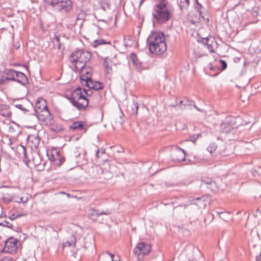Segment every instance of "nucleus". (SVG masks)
<instances>
[{
    "mask_svg": "<svg viewBox=\"0 0 261 261\" xmlns=\"http://www.w3.org/2000/svg\"><path fill=\"white\" fill-rule=\"evenodd\" d=\"M110 61H111V60L109 59L108 57L103 59V66L105 69L107 70L108 72H109V70H111V67L109 65Z\"/></svg>",
    "mask_w": 261,
    "mask_h": 261,
    "instance_id": "ea45409f",
    "label": "nucleus"
},
{
    "mask_svg": "<svg viewBox=\"0 0 261 261\" xmlns=\"http://www.w3.org/2000/svg\"><path fill=\"white\" fill-rule=\"evenodd\" d=\"M84 85L96 91L103 88V84L102 83L98 81H94L92 79L88 81V82H86V83Z\"/></svg>",
    "mask_w": 261,
    "mask_h": 261,
    "instance_id": "ddd939ff",
    "label": "nucleus"
},
{
    "mask_svg": "<svg viewBox=\"0 0 261 261\" xmlns=\"http://www.w3.org/2000/svg\"><path fill=\"white\" fill-rule=\"evenodd\" d=\"M195 8L197 10V11L198 12L199 16L201 17L203 19H206L208 21V18L206 17V15L203 13L202 9H203V6L201 4H198V5L195 6Z\"/></svg>",
    "mask_w": 261,
    "mask_h": 261,
    "instance_id": "c85d7f7f",
    "label": "nucleus"
},
{
    "mask_svg": "<svg viewBox=\"0 0 261 261\" xmlns=\"http://www.w3.org/2000/svg\"><path fill=\"white\" fill-rule=\"evenodd\" d=\"M212 38H209V37L202 38L201 41V42L204 45H206V44L208 43V42L211 41V40Z\"/></svg>",
    "mask_w": 261,
    "mask_h": 261,
    "instance_id": "49530a36",
    "label": "nucleus"
},
{
    "mask_svg": "<svg viewBox=\"0 0 261 261\" xmlns=\"http://www.w3.org/2000/svg\"><path fill=\"white\" fill-rule=\"evenodd\" d=\"M87 14L84 11H81L80 12H79L76 16V21L78 20H81L83 21L85 19L86 17Z\"/></svg>",
    "mask_w": 261,
    "mask_h": 261,
    "instance_id": "4c0bfd02",
    "label": "nucleus"
},
{
    "mask_svg": "<svg viewBox=\"0 0 261 261\" xmlns=\"http://www.w3.org/2000/svg\"><path fill=\"white\" fill-rule=\"evenodd\" d=\"M100 152L101 154H104L105 153V149L101 148V149H100Z\"/></svg>",
    "mask_w": 261,
    "mask_h": 261,
    "instance_id": "052dcab7",
    "label": "nucleus"
},
{
    "mask_svg": "<svg viewBox=\"0 0 261 261\" xmlns=\"http://www.w3.org/2000/svg\"><path fill=\"white\" fill-rule=\"evenodd\" d=\"M92 57L90 51L85 50H77L73 52L70 56L71 62L75 68H82L87 65Z\"/></svg>",
    "mask_w": 261,
    "mask_h": 261,
    "instance_id": "20e7f679",
    "label": "nucleus"
},
{
    "mask_svg": "<svg viewBox=\"0 0 261 261\" xmlns=\"http://www.w3.org/2000/svg\"><path fill=\"white\" fill-rule=\"evenodd\" d=\"M72 105L80 111L85 110L88 107L90 100L87 99L81 87H77L70 95L67 96Z\"/></svg>",
    "mask_w": 261,
    "mask_h": 261,
    "instance_id": "7ed1b4c3",
    "label": "nucleus"
},
{
    "mask_svg": "<svg viewBox=\"0 0 261 261\" xmlns=\"http://www.w3.org/2000/svg\"><path fill=\"white\" fill-rule=\"evenodd\" d=\"M190 5L189 0H180L179 4L180 9L181 11L186 10L188 9Z\"/></svg>",
    "mask_w": 261,
    "mask_h": 261,
    "instance_id": "a878e982",
    "label": "nucleus"
},
{
    "mask_svg": "<svg viewBox=\"0 0 261 261\" xmlns=\"http://www.w3.org/2000/svg\"><path fill=\"white\" fill-rule=\"evenodd\" d=\"M0 225L7 227L9 228H12L13 226V225L12 224H10L9 222L6 221H4L3 222H1Z\"/></svg>",
    "mask_w": 261,
    "mask_h": 261,
    "instance_id": "a18cd8bd",
    "label": "nucleus"
},
{
    "mask_svg": "<svg viewBox=\"0 0 261 261\" xmlns=\"http://www.w3.org/2000/svg\"><path fill=\"white\" fill-rule=\"evenodd\" d=\"M150 245L144 242H140L138 243L134 249V253L137 255L140 254H148L150 253Z\"/></svg>",
    "mask_w": 261,
    "mask_h": 261,
    "instance_id": "1a4fd4ad",
    "label": "nucleus"
},
{
    "mask_svg": "<svg viewBox=\"0 0 261 261\" xmlns=\"http://www.w3.org/2000/svg\"><path fill=\"white\" fill-rule=\"evenodd\" d=\"M106 253L111 256L112 261H120V259L119 258H118V259H113V257H114V255L113 254L109 253L108 251H107Z\"/></svg>",
    "mask_w": 261,
    "mask_h": 261,
    "instance_id": "864d4df0",
    "label": "nucleus"
},
{
    "mask_svg": "<svg viewBox=\"0 0 261 261\" xmlns=\"http://www.w3.org/2000/svg\"><path fill=\"white\" fill-rule=\"evenodd\" d=\"M65 161V158L64 156H61L60 152H59L58 156L57 158V160L55 164L58 166H60L63 164Z\"/></svg>",
    "mask_w": 261,
    "mask_h": 261,
    "instance_id": "e433bc0d",
    "label": "nucleus"
},
{
    "mask_svg": "<svg viewBox=\"0 0 261 261\" xmlns=\"http://www.w3.org/2000/svg\"><path fill=\"white\" fill-rule=\"evenodd\" d=\"M167 1H162L153 6L152 16L159 23L167 22L172 16V12L167 8Z\"/></svg>",
    "mask_w": 261,
    "mask_h": 261,
    "instance_id": "f03ea898",
    "label": "nucleus"
},
{
    "mask_svg": "<svg viewBox=\"0 0 261 261\" xmlns=\"http://www.w3.org/2000/svg\"><path fill=\"white\" fill-rule=\"evenodd\" d=\"M209 65H210V69L211 70L216 71V72L214 73V74H213V75L212 74V76H217L218 74L219 71L220 70V68L217 67L213 66V65L211 63H210Z\"/></svg>",
    "mask_w": 261,
    "mask_h": 261,
    "instance_id": "a19ab883",
    "label": "nucleus"
},
{
    "mask_svg": "<svg viewBox=\"0 0 261 261\" xmlns=\"http://www.w3.org/2000/svg\"><path fill=\"white\" fill-rule=\"evenodd\" d=\"M17 239L13 237L9 238L5 241L3 252L10 254L15 253L17 250Z\"/></svg>",
    "mask_w": 261,
    "mask_h": 261,
    "instance_id": "0eeeda50",
    "label": "nucleus"
},
{
    "mask_svg": "<svg viewBox=\"0 0 261 261\" xmlns=\"http://www.w3.org/2000/svg\"><path fill=\"white\" fill-rule=\"evenodd\" d=\"M194 104V101L189 99L188 98H184V107L181 106L180 107V109H181V110L186 109L187 106H191Z\"/></svg>",
    "mask_w": 261,
    "mask_h": 261,
    "instance_id": "f704fd0d",
    "label": "nucleus"
},
{
    "mask_svg": "<svg viewBox=\"0 0 261 261\" xmlns=\"http://www.w3.org/2000/svg\"><path fill=\"white\" fill-rule=\"evenodd\" d=\"M102 172L103 169L100 166H96L93 168L92 176L95 178L100 179V176Z\"/></svg>",
    "mask_w": 261,
    "mask_h": 261,
    "instance_id": "b1692460",
    "label": "nucleus"
},
{
    "mask_svg": "<svg viewBox=\"0 0 261 261\" xmlns=\"http://www.w3.org/2000/svg\"><path fill=\"white\" fill-rule=\"evenodd\" d=\"M76 243V238L73 236L72 235L70 237V240L66 241L64 244V246H74L75 245Z\"/></svg>",
    "mask_w": 261,
    "mask_h": 261,
    "instance_id": "72a5a7b5",
    "label": "nucleus"
},
{
    "mask_svg": "<svg viewBox=\"0 0 261 261\" xmlns=\"http://www.w3.org/2000/svg\"><path fill=\"white\" fill-rule=\"evenodd\" d=\"M19 217V215H18L17 216H16L15 217H10V219L11 220H14L15 218Z\"/></svg>",
    "mask_w": 261,
    "mask_h": 261,
    "instance_id": "680f3d73",
    "label": "nucleus"
},
{
    "mask_svg": "<svg viewBox=\"0 0 261 261\" xmlns=\"http://www.w3.org/2000/svg\"><path fill=\"white\" fill-rule=\"evenodd\" d=\"M197 111H199V112H203L204 111V110H201V109H199V108H198L197 109Z\"/></svg>",
    "mask_w": 261,
    "mask_h": 261,
    "instance_id": "e2e57ef3",
    "label": "nucleus"
},
{
    "mask_svg": "<svg viewBox=\"0 0 261 261\" xmlns=\"http://www.w3.org/2000/svg\"><path fill=\"white\" fill-rule=\"evenodd\" d=\"M16 80L14 82H16L22 85H25L28 83V77L24 73L17 71H16Z\"/></svg>",
    "mask_w": 261,
    "mask_h": 261,
    "instance_id": "f3484780",
    "label": "nucleus"
},
{
    "mask_svg": "<svg viewBox=\"0 0 261 261\" xmlns=\"http://www.w3.org/2000/svg\"><path fill=\"white\" fill-rule=\"evenodd\" d=\"M111 44V42L108 41H105L104 39H97V40H95L92 43V45L93 47H97L98 45H102V44Z\"/></svg>",
    "mask_w": 261,
    "mask_h": 261,
    "instance_id": "cd10ccee",
    "label": "nucleus"
},
{
    "mask_svg": "<svg viewBox=\"0 0 261 261\" xmlns=\"http://www.w3.org/2000/svg\"><path fill=\"white\" fill-rule=\"evenodd\" d=\"M14 106L20 109V110H21L22 111H23L24 112H27L29 111V110H28L27 109H26L25 108H24L23 107V106H22V105L21 104H16L14 105Z\"/></svg>",
    "mask_w": 261,
    "mask_h": 261,
    "instance_id": "c03bdc74",
    "label": "nucleus"
},
{
    "mask_svg": "<svg viewBox=\"0 0 261 261\" xmlns=\"http://www.w3.org/2000/svg\"><path fill=\"white\" fill-rule=\"evenodd\" d=\"M192 106H193L194 108L197 110V109L198 108V107L195 105V104L194 103V105H193Z\"/></svg>",
    "mask_w": 261,
    "mask_h": 261,
    "instance_id": "0e129e2a",
    "label": "nucleus"
},
{
    "mask_svg": "<svg viewBox=\"0 0 261 261\" xmlns=\"http://www.w3.org/2000/svg\"><path fill=\"white\" fill-rule=\"evenodd\" d=\"M219 214L220 215V217H222L221 215H224V213L223 212H221V213H219Z\"/></svg>",
    "mask_w": 261,
    "mask_h": 261,
    "instance_id": "69168bd1",
    "label": "nucleus"
},
{
    "mask_svg": "<svg viewBox=\"0 0 261 261\" xmlns=\"http://www.w3.org/2000/svg\"><path fill=\"white\" fill-rule=\"evenodd\" d=\"M112 176V174L111 172H109L107 170H104L103 169L102 173L101 174L100 176V180H108L110 179Z\"/></svg>",
    "mask_w": 261,
    "mask_h": 261,
    "instance_id": "7c9ffc66",
    "label": "nucleus"
},
{
    "mask_svg": "<svg viewBox=\"0 0 261 261\" xmlns=\"http://www.w3.org/2000/svg\"><path fill=\"white\" fill-rule=\"evenodd\" d=\"M43 125L49 126L50 125L53 124L54 122V119L51 114L47 116L46 118H44L43 120L41 121Z\"/></svg>",
    "mask_w": 261,
    "mask_h": 261,
    "instance_id": "bb28decb",
    "label": "nucleus"
},
{
    "mask_svg": "<svg viewBox=\"0 0 261 261\" xmlns=\"http://www.w3.org/2000/svg\"><path fill=\"white\" fill-rule=\"evenodd\" d=\"M211 199L207 195H203L200 197L193 199L191 203L197 205L200 208H204L210 203Z\"/></svg>",
    "mask_w": 261,
    "mask_h": 261,
    "instance_id": "9d476101",
    "label": "nucleus"
},
{
    "mask_svg": "<svg viewBox=\"0 0 261 261\" xmlns=\"http://www.w3.org/2000/svg\"><path fill=\"white\" fill-rule=\"evenodd\" d=\"M143 2H144V0H140V5H141L143 3Z\"/></svg>",
    "mask_w": 261,
    "mask_h": 261,
    "instance_id": "774afa93",
    "label": "nucleus"
},
{
    "mask_svg": "<svg viewBox=\"0 0 261 261\" xmlns=\"http://www.w3.org/2000/svg\"><path fill=\"white\" fill-rule=\"evenodd\" d=\"M258 12L259 8L258 7H253L251 11V14L253 17H257L258 16Z\"/></svg>",
    "mask_w": 261,
    "mask_h": 261,
    "instance_id": "79ce46f5",
    "label": "nucleus"
},
{
    "mask_svg": "<svg viewBox=\"0 0 261 261\" xmlns=\"http://www.w3.org/2000/svg\"><path fill=\"white\" fill-rule=\"evenodd\" d=\"M49 127L50 130L55 133H58L63 130L61 125L57 124H54V122L53 123V124L49 126Z\"/></svg>",
    "mask_w": 261,
    "mask_h": 261,
    "instance_id": "473e14b6",
    "label": "nucleus"
},
{
    "mask_svg": "<svg viewBox=\"0 0 261 261\" xmlns=\"http://www.w3.org/2000/svg\"><path fill=\"white\" fill-rule=\"evenodd\" d=\"M175 148L176 149V154L178 155L176 157H174L173 160L178 162H181L185 160L186 155V153L185 150L181 148L176 146Z\"/></svg>",
    "mask_w": 261,
    "mask_h": 261,
    "instance_id": "6ab92c4d",
    "label": "nucleus"
},
{
    "mask_svg": "<svg viewBox=\"0 0 261 261\" xmlns=\"http://www.w3.org/2000/svg\"><path fill=\"white\" fill-rule=\"evenodd\" d=\"M200 136V134L199 135H194L193 136H191L189 137V139H188V141H191L193 143H195L196 139L198 138V137Z\"/></svg>",
    "mask_w": 261,
    "mask_h": 261,
    "instance_id": "37998d69",
    "label": "nucleus"
},
{
    "mask_svg": "<svg viewBox=\"0 0 261 261\" xmlns=\"http://www.w3.org/2000/svg\"><path fill=\"white\" fill-rule=\"evenodd\" d=\"M220 62L221 64V70H224L227 68V63L225 61L220 60Z\"/></svg>",
    "mask_w": 261,
    "mask_h": 261,
    "instance_id": "8fccbe9b",
    "label": "nucleus"
},
{
    "mask_svg": "<svg viewBox=\"0 0 261 261\" xmlns=\"http://www.w3.org/2000/svg\"><path fill=\"white\" fill-rule=\"evenodd\" d=\"M27 142L31 148H37L40 143V138L38 135H31L28 137Z\"/></svg>",
    "mask_w": 261,
    "mask_h": 261,
    "instance_id": "2eb2a0df",
    "label": "nucleus"
},
{
    "mask_svg": "<svg viewBox=\"0 0 261 261\" xmlns=\"http://www.w3.org/2000/svg\"><path fill=\"white\" fill-rule=\"evenodd\" d=\"M55 43L56 42L57 44V45L58 46V48H60L61 47V44H60V37L59 36H55Z\"/></svg>",
    "mask_w": 261,
    "mask_h": 261,
    "instance_id": "de8ad7c7",
    "label": "nucleus"
},
{
    "mask_svg": "<svg viewBox=\"0 0 261 261\" xmlns=\"http://www.w3.org/2000/svg\"><path fill=\"white\" fill-rule=\"evenodd\" d=\"M45 4L55 11L63 13H69L73 9L71 0H44Z\"/></svg>",
    "mask_w": 261,
    "mask_h": 261,
    "instance_id": "39448f33",
    "label": "nucleus"
},
{
    "mask_svg": "<svg viewBox=\"0 0 261 261\" xmlns=\"http://www.w3.org/2000/svg\"><path fill=\"white\" fill-rule=\"evenodd\" d=\"M195 1L196 4V5H198V4H200V3H199L198 0H195Z\"/></svg>",
    "mask_w": 261,
    "mask_h": 261,
    "instance_id": "338daca9",
    "label": "nucleus"
},
{
    "mask_svg": "<svg viewBox=\"0 0 261 261\" xmlns=\"http://www.w3.org/2000/svg\"><path fill=\"white\" fill-rule=\"evenodd\" d=\"M23 152L24 158L27 159V153H26V150H25V148H24V147H23Z\"/></svg>",
    "mask_w": 261,
    "mask_h": 261,
    "instance_id": "6e6d98bb",
    "label": "nucleus"
},
{
    "mask_svg": "<svg viewBox=\"0 0 261 261\" xmlns=\"http://www.w3.org/2000/svg\"><path fill=\"white\" fill-rule=\"evenodd\" d=\"M89 92H91V91L90 90H86L85 89H83V92L84 93V94H85L87 95H90V94L88 93Z\"/></svg>",
    "mask_w": 261,
    "mask_h": 261,
    "instance_id": "5fc2aeb1",
    "label": "nucleus"
},
{
    "mask_svg": "<svg viewBox=\"0 0 261 261\" xmlns=\"http://www.w3.org/2000/svg\"><path fill=\"white\" fill-rule=\"evenodd\" d=\"M10 82L6 75L4 74V71L0 74V85H6Z\"/></svg>",
    "mask_w": 261,
    "mask_h": 261,
    "instance_id": "2f4dec72",
    "label": "nucleus"
},
{
    "mask_svg": "<svg viewBox=\"0 0 261 261\" xmlns=\"http://www.w3.org/2000/svg\"><path fill=\"white\" fill-rule=\"evenodd\" d=\"M15 201L17 202H23V203L25 202V201H23V198L22 197L19 198V200H16Z\"/></svg>",
    "mask_w": 261,
    "mask_h": 261,
    "instance_id": "4d7b16f0",
    "label": "nucleus"
},
{
    "mask_svg": "<svg viewBox=\"0 0 261 261\" xmlns=\"http://www.w3.org/2000/svg\"><path fill=\"white\" fill-rule=\"evenodd\" d=\"M138 104L137 102H133L127 106V111L132 115L136 116L138 114Z\"/></svg>",
    "mask_w": 261,
    "mask_h": 261,
    "instance_id": "4be33fe9",
    "label": "nucleus"
},
{
    "mask_svg": "<svg viewBox=\"0 0 261 261\" xmlns=\"http://www.w3.org/2000/svg\"><path fill=\"white\" fill-rule=\"evenodd\" d=\"M0 115L6 118L10 117L12 115V113L8 106H4L0 109Z\"/></svg>",
    "mask_w": 261,
    "mask_h": 261,
    "instance_id": "393cba45",
    "label": "nucleus"
},
{
    "mask_svg": "<svg viewBox=\"0 0 261 261\" xmlns=\"http://www.w3.org/2000/svg\"><path fill=\"white\" fill-rule=\"evenodd\" d=\"M130 58L133 64L136 65L137 67H140L141 63L139 62L136 55L134 53H132L130 54Z\"/></svg>",
    "mask_w": 261,
    "mask_h": 261,
    "instance_id": "c756f323",
    "label": "nucleus"
},
{
    "mask_svg": "<svg viewBox=\"0 0 261 261\" xmlns=\"http://www.w3.org/2000/svg\"><path fill=\"white\" fill-rule=\"evenodd\" d=\"M147 43L150 51L155 55H162L167 50L165 37L162 33L152 32L147 38Z\"/></svg>",
    "mask_w": 261,
    "mask_h": 261,
    "instance_id": "f257e3e1",
    "label": "nucleus"
},
{
    "mask_svg": "<svg viewBox=\"0 0 261 261\" xmlns=\"http://www.w3.org/2000/svg\"><path fill=\"white\" fill-rule=\"evenodd\" d=\"M16 71L12 69H5L4 70V74L6 75L10 81H14L15 80V74Z\"/></svg>",
    "mask_w": 261,
    "mask_h": 261,
    "instance_id": "412c9836",
    "label": "nucleus"
},
{
    "mask_svg": "<svg viewBox=\"0 0 261 261\" xmlns=\"http://www.w3.org/2000/svg\"><path fill=\"white\" fill-rule=\"evenodd\" d=\"M100 152V150L99 149H97L96 150V156L97 158H99V153Z\"/></svg>",
    "mask_w": 261,
    "mask_h": 261,
    "instance_id": "13d9d810",
    "label": "nucleus"
},
{
    "mask_svg": "<svg viewBox=\"0 0 261 261\" xmlns=\"http://www.w3.org/2000/svg\"><path fill=\"white\" fill-rule=\"evenodd\" d=\"M202 185H205L207 188L210 189L213 192H216L217 187L215 182L210 178H204L201 180Z\"/></svg>",
    "mask_w": 261,
    "mask_h": 261,
    "instance_id": "dca6fc26",
    "label": "nucleus"
},
{
    "mask_svg": "<svg viewBox=\"0 0 261 261\" xmlns=\"http://www.w3.org/2000/svg\"><path fill=\"white\" fill-rule=\"evenodd\" d=\"M59 151L57 150L56 148H52L50 152L47 153V155L48 157L49 160L51 162H55V163L56 162L57 158L58 156V154L59 153Z\"/></svg>",
    "mask_w": 261,
    "mask_h": 261,
    "instance_id": "5701e85b",
    "label": "nucleus"
},
{
    "mask_svg": "<svg viewBox=\"0 0 261 261\" xmlns=\"http://www.w3.org/2000/svg\"><path fill=\"white\" fill-rule=\"evenodd\" d=\"M87 125L84 121H79L73 122L69 128L73 130H82L84 129L85 132L87 131Z\"/></svg>",
    "mask_w": 261,
    "mask_h": 261,
    "instance_id": "a211bd4d",
    "label": "nucleus"
},
{
    "mask_svg": "<svg viewBox=\"0 0 261 261\" xmlns=\"http://www.w3.org/2000/svg\"><path fill=\"white\" fill-rule=\"evenodd\" d=\"M178 107L179 109H180V107L182 106V107H184V99L181 100H180L179 103H177L176 102V105H170V107Z\"/></svg>",
    "mask_w": 261,
    "mask_h": 261,
    "instance_id": "09e8293b",
    "label": "nucleus"
},
{
    "mask_svg": "<svg viewBox=\"0 0 261 261\" xmlns=\"http://www.w3.org/2000/svg\"><path fill=\"white\" fill-rule=\"evenodd\" d=\"M77 71H80L81 83L84 85L86 82H88L91 79V73L92 68L89 66H84L82 68H76Z\"/></svg>",
    "mask_w": 261,
    "mask_h": 261,
    "instance_id": "6e6552de",
    "label": "nucleus"
},
{
    "mask_svg": "<svg viewBox=\"0 0 261 261\" xmlns=\"http://www.w3.org/2000/svg\"><path fill=\"white\" fill-rule=\"evenodd\" d=\"M251 173L254 177L259 176H260V172H259V171H258L256 169H252L251 171Z\"/></svg>",
    "mask_w": 261,
    "mask_h": 261,
    "instance_id": "3c124183",
    "label": "nucleus"
},
{
    "mask_svg": "<svg viewBox=\"0 0 261 261\" xmlns=\"http://www.w3.org/2000/svg\"><path fill=\"white\" fill-rule=\"evenodd\" d=\"M224 148V146H220L219 148H218V146L215 143H211L209 146L207 148V151L212 153L218 150V152L222 156H227V153H225L224 150H222V148Z\"/></svg>",
    "mask_w": 261,
    "mask_h": 261,
    "instance_id": "4468645a",
    "label": "nucleus"
},
{
    "mask_svg": "<svg viewBox=\"0 0 261 261\" xmlns=\"http://www.w3.org/2000/svg\"><path fill=\"white\" fill-rule=\"evenodd\" d=\"M111 213V211L109 210L103 211H99L98 210L92 208L91 210V212L89 213V216L98 217L101 215H109Z\"/></svg>",
    "mask_w": 261,
    "mask_h": 261,
    "instance_id": "aec40b11",
    "label": "nucleus"
},
{
    "mask_svg": "<svg viewBox=\"0 0 261 261\" xmlns=\"http://www.w3.org/2000/svg\"><path fill=\"white\" fill-rule=\"evenodd\" d=\"M235 118L228 117L223 121L220 126V131L223 133H229L234 128H237L238 125L236 124Z\"/></svg>",
    "mask_w": 261,
    "mask_h": 261,
    "instance_id": "423d86ee",
    "label": "nucleus"
},
{
    "mask_svg": "<svg viewBox=\"0 0 261 261\" xmlns=\"http://www.w3.org/2000/svg\"><path fill=\"white\" fill-rule=\"evenodd\" d=\"M0 198L4 202L9 203L14 199V195L10 190L5 189L0 191Z\"/></svg>",
    "mask_w": 261,
    "mask_h": 261,
    "instance_id": "f8f14e48",
    "label": "nucleus"
},
{
    "mask_svg": "<svg viewBox=\"0 0 261 261\" xmlns=\"http://www.w3.org/2000/svg\"><path fill=\"white\" fill-rule=\"evenodd\" d=\"M42 104H43V110L38 111L37 110H36V113L37 115V117L38 120L41 122L42 120L44 119V118H46L47 116L50 114V113L48 109L47 106L46 101H44L41 100Z\"/></svg>",
    "mask_w": 261,
    "mask_h": 261,
    "instance_id": "9b49d317",
    "label": "nucleus"
},
{
    "mask_svg": "<svg viewBox=\"0 0 261 261\" xmlns=\"http://www.w3.org/2000/svg\"><path fill=\"white\" fill-rule=\"evenodd\" d=\"M41 100H43L44 101H46L44 98L40 97L38 99L37 102L36 104V108L35 110H37L38 111L43 110V107L44 106L43 104H42Z\"/></svg>",
    "mask_w": 261,
    "mask_h": 261,
    "instance_id": "c9c22d12",
    "label": "nucleus"
},
{
    "mask_svg": "<svg viewBox=\"0 0 261 261\" xmlns=\"http://www.w3.org/2000/svg\"><path fill=\"white\" fill-rule=\"evenodd\" d=\"M215 38H212L210 42H208V43L206 44V46L210 52L214 53V50L213 48V44L215 43Z\"/></svg>",
    "mask_w": 261,
    "mask_h": 261,
    "instance_id": "58836bf2",
    "label": "nucleus"
},
{
    "mask_svg": "<svg viewBox=\"0 0 261 261\" xmlns=\"http://www.w3.org/2000/svg\"><path fill=\"white\" fill-rule=\"evenodd\" d=\"M0 261H13V258L11 256H6L1 259Z\"/></svg>",
    "mask_w": 261,
    "mask_h": 261,
    "instance_id": "603ef678",
    "label": "nucleus"
},
{
    "mask_svg": "<svg viewBox=\"0 0 261 261\" xmlns=\"http://www.w3.org/2000/svg\"><path fill=\"white\" fill-rule=\"evenodd\" d=\"M20 47V45L18 44H14V47L15 48V49H18L19 48V47Z\"/></svg>",
    "mask_w": 261,
    "mask_h": 261,
    "instance_id": "bf43d9fd",
    "label": "nucleus"
}]
</instances>
